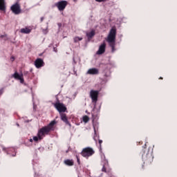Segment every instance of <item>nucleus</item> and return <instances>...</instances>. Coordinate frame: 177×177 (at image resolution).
<instances>
[{
  "mask_svg": "<svg viewBox=\"0 0 177 177\" xmlns=\"http://www.w3.org/2000/svg\"><path fill=\"white\" fill-rule=\"evenodd\" d=\"M13 78H15V80H18L19 81H20L21 84H23V82H24V79L23 78V73L21 74H19V73L15 72L13 75H12Z\"/></svg>",
  "mask_w": 177,
  "mask_h": 177,
  "instance_id": "8",
  "label": "nucleus"
},
{
  "mask_svg": "<svg viewBox=\"0 0 177 177\" xmlns=\"http://www.w3.org/2000/svg\"><path fill=\"white\" fill-rule=\"evenodd\" d=\"M67 5H68V2H67V1H60L55 3V6L59 12H63V10L66 9Z\"/></svg>",
  "mask_w": 177,
  "mask_h": 177,
  "instance_id": "4",
  "label": "nucleus"
},
{
  "mask_svg": "<svg viewBox=\"0 0 177 177\" xmlns=\"http://www.w3.org/2000/svg\"><path fill=\"white\" fill-rule=\"evenodd\" d=\"M44 21V17H41V21Z\"/></svg>",
  "mask_w": 177,
  "mask_h": 177,
  "instance_id": "26",
  "label": "nucleus"
},
{
  "mask_svg": "<svg viewBox=\"0 0 177 177\" xmlns=\"http://www.w3.org/2000/svg\"><path fill=\"white\" fill-rule=\"evenodd\" d=\"M0 95H1V92H0Z\"/></svg>",
  "mask_w": 177,
  "mask_h": 177,
  "instance_id": "29",
  "label": "nucleus"
},
{
  "mask_svg": "<svg viewBox=\"0 0 177 177\" xmlns=\"http://www.w3.org/2000/svg\"><path fill=\"white\" fill-rule=\"evenodd\" d=\"M35 66L37 68H41V67H43L44 66V60L41 58L36 59L35 62Z\"/></svg>",
  "mask_w": 177,
  "mask_h": 177,
  "instance_id": "9",
  "label": "nucleus"
},
{
  "mask_svg": "<svg viewBox=\"0 0 177 177\" xmlns=\"http://www.w3.org/2000/svg\"><path fill=\"white\" fill-rule=\"evenodd\" d=\"M10 9L14 15H20L21 13V8L19 3H15L10 7Z\"/></svg>",
  "mask_w": 177,
  "mask_h": 177,
  "instance_id": "5",
  "label": "nucleus"
},
{
  "mask_svg": "<svg viewBox=\"0 0 177 177\" xmlns=\"http://www.w3.org/2000/svg\"><path fill=\"white\" fill-rule=\"evenodd\" d=\"M95 153V151L91 147H86L84 148L82 151V156L83 157H85L86 158H88V157H91V156H93Z\"/></svg>",
  "mask_w": 177,
  "mask_h": 177,
  "instance_id": "3",
  "label": "nucleus"
},
{
  "mask_svg": "<svg viewBox=\"0 0 177 177\" xmlns=\"http://www.w3.org/2000/svg\"><path fill=\"white\" fill-rule=\"evenodd\" d=\"M64 162H65V164H66V165H70V166H71V165H74V162H73V160H66L64 161Z\"/></svg>",
  "mask_w": 177,
  "mask_h": 177,
  "instance_id": "16",
  "label": "nucleus"
},
{
  "mask_svg": "<svg viewBox=\"0 0 177 177\" xmlns=\"http://www.w3.org/2000/svg\"><path fill=\"white\" fill-rule=\"evenodd\" d=\"M54 52H57V49L56 48H53Z\"/></svg>",
  "mask_w": 177,
  "mask_h": 177,
  "instance_id": "23",
  "label": "nucleus"
},
{
  "mask_svg": "<svg viewBox=\"0 0 177 177\" xmlns=\"http://www.w3.org/2000/svg\"><path fill=\"white\" fill-rule=\"evenodd\" d=\"M77 162H80V158H77Z\"/></svg>",
  "mask_w": 177,
  "mask_h": 177,
  "instance_id": "27",
  "label": "nucleus"
},
{
  "mask_svg": "<svg viewBox=\"0 0 177 177\" xmlns=\"http://www.w3.org/2000/svg\"><path fill=\"white\" fill-rule=\"evenodd\" d=\"M44 34H48V28H46L45 30H43Z\"/></svg>",
  "mask_w": 177,
  "mask_h": 177,
  "instance_id": "19",
  "label": "nucleus"
},
{
  "mask_svg": "<svg viewBox=\"0 0 177 177\" xmlns=\"http://www.w3.org/2000/svg\"><path fill=\"white\" fill-rule=\"evenodd\" d=\"M56 124V121L53 120L47 127H43L41 129L38 133L37 136H33L32 138H30V142H38V140H42V138L45 136V135H48L50 131H53V127Z\"/></svg>",
  "mask_w": 177,
  "mask_h": 177,
  "instance_id": "1",
  "label": "nucleus"
},
{
  "mask_svg": "<svg viewBox=\"0 0 177 177\" xmlns=\"http://www.w3.org/2000/svg\"><path fill=\"white\" fill-rule=\"evenodd\" d=\"M117 34V29H115V27H113L110 32L109 34L108 35V37L106 38V41L111 46L112 49V52H115V35Z\"/></svg>",
  "mask_w": 177,
  "mask_h": 177,
  "instance_id": "2",
  "label": "nucleus"
},
{
  "mask_svg": "<svg viewBox=\"0 0 177 177\" xmlns=\"http://www.w3.org/2000/svg\"><path fill=\"white\" fill-rule=\"evenodd\" d=\"M99 143H100V145H102V143H103V141L101 140H99Z\"/></svg>",
  "mask_w": 177,
  "mask_h": 177,
  "instance_id": "22",
  "label": "nucleus"
},
{
  "mask_svg": "<svg viewBox=\"0 0 177 177\" xmlns=\"http://www.w3.org/2000/svg\"><path fill=\"white\" fill-rule=\"evenodd\" d=\"M86 74H90L91 75H95L96 74H99V70L97 68H90L87 71Z\"/></svg>",
  "mask_w": 177,
  "mask_h": 177,
  "instance_id": "11",
  "label": "nucleus"
},
{
  "mask_svg": "<svg viewBox=\"0 0 177 177\" xmlns=\"http://www.w3.org/2000/svg\"><path fill=\"white\" fill-rule=\"evenodd\" d=\"M88 121H89V117H88L86 115L84 116L83 117V122L86 123V122H88Z\"/></svg>",
  "mask_w": 177,
  "mask_h": 177,
  "instance_id": "18",
  "label": "nucleus"
},
{
  "mask_svg": "<svg viewBox=\"0 0 177 177\" xmlns=\"http://www.w3.org/2000/svg\"><path fill=\"white\" fill-rule=\"evenodd\" d=\"M102 171L104 172H106V165H104L103 168H102Z\"/></svg>",
  "mask_w": 177,
  "mask_h": 177,
  "instance_id": "20",
  "label": "nucleus"
},
{
  "mask_svg": "<svg viewBox=\"0 0 177 177\" xmlns=\"http://www.w3.org/2000/svg\"><path fill=\"white\" fill-rule=\"evenodd\" d=\"M3 151H6V148H3Z\"/></svg>",
  "mask_w": 177,
  "mask_h": 177,
  "instance_id": "25",
  "label": "nucleus"
},
{
  "mask_svg": "<svg viewBox=\"0 0 177 177\" xmlns=\"http://www.w3.org/2000/svg\"><path fill=\"white\" fill-rule=\"evenodd\" d=\"M105 50H106V44H103L100 46L99 50L97 52V55H102V53H104Z\"/></svg>",
  "mask_w": 177,
  "mask_h": 177,
  "instance_id": "10",
  "label": "nucleus"
},
{
  "mask_svg": "<svg viewBox=\"0 0 177 177\" xmlns=\"http://www.w3.org/2000/svg\"><path fill=\"white\" fill-rule=\"evenodd\" d=\"M73 39H74V42H78L80 41H82V37H75Z\"/></svg>",
  "mask_w": 177,
  "mask_h": 177,
  "instance_id": "17",
  "label": "nucleus"
},
{
  "mask_svg": "<svg viewBox=\"0 0 177 177\" xmlns=\"http://www.w3.org/2000/svg\"><path fill=\"white\" fill-rule=\"evenodd\" d=\"M60 115L62 121L65 122L66 125H71L70 122H68V120L67 119V115H66V113H61Z\"/></svg>",
  "mask_w": 177,
  "mask_h": 177,
  "instance_id": "12",
  "label": "nucleus"
},
{
  "mask_svg": "<svg viewBox=\"0 0 177 177\" xmlns=\"http://www.w3.org/2000/svg\"><path fill=\"white\" fill-rule=\"evenodd\" d=\"M160 80H162V77H160Z\"/></svg>",
  "mask_w": 177,
  "mask_h": 177,
  "instance_id": "28",
  "label": "nucleus"
},
{
  "mask_svg": "<svg viewBox=\"0 0 177 177\" xmlns=\"http://www.w3.org/2000/svg\"><path fill=\"white\" fill-rule=\"evenodd\" d=\"M93 35H95V30H91V32L86 33L88 38H92Z\"/></svg>",
  "mask_w": 177,
  "mask_h": 177,
  "instance_id": "15",
  "label": "nucleus"
},
{
  "mask_svg": "<svg viewBox=\"0 0 177 177\" xmlns=\"http://www.w3.org/2000/svg\"><path fill=\"white\" fill-rule=\"evenodd\" d=\"M99 96V91L91 90L90 91V97L92 100L93 103L97 102V97Z\"/></svg>",
  "mask_w": 177,
  "mask_h": 177,
  "instance_id": "6",
  "label": "nucleus"
},
{
  "mask_svg": "<svg viewBox=\"0 0 177 177\" xmlns=\"http://www.w3.org/2000/svg\"><path fill=\"white\" fill-rule=\"evenodd\" d=\"M0 10H1L2 12H5L6 10L5 0H0Z\"/></svg>",
  "mask_w": 177,
  "mask_h": 177,
  "instance_id": "13",
  "label": "nucleus"
},
{
  "mask_svg": "<svg viewBox=\"0 0 177 177\" xmlns=\"http://www.w3.org/2000/svg\"><path fill=\"white\" fill-rule=\"evenodd\" d=\"M21 32H22V34H30L31 32V30L28 28H21Z\"/></svg>",
  "mask_w": 177,
  "mask_h": 177,
  "instance_id": "14",
  "label": "nucleus"
},
{
  "mask_svg": "<svg viewBox=\"0 0 177 177\" xmlns=\"http://www.w3.org/2000/svg\"><path fill=\"white\" fill-rule=\"evenodd\" d=\"M97 2H104V0H95Z\"/></svg>",
  "mask_w": 177,
  "mask_h": 177,
  "instance_id": "21",
  "label": "nucleus"
},
{
  "mask_svg": "<svg viewBox=\"0 0 177 177\" xmlns=\"http://www.w3.org/2000/svg\"><path fill=\"white\" fill-rule=\"evenodd\" d=\"M55 107L57 109V110L59 111V113H64L67 109L64 106V104L60 103V102H57L55 104Z\"/></svg>",
  "mask_w": 177,
  "mask_h": 177,
  "instance_id": "7",
  "label": "nucleus"
},
{
  "mask_svg": "<svg viewBox=\"0 0 177 177\" xmlns=\"http://www.w3.org/2000/svg\"><path fill=\"white\" fill-rule=\"evenodd\" d=\"M93 128H94V132H96V129H95V126H93Z\"/></svg>",
  "mask_w": 177,
  "mask_h": 177,
  "instance_id": "24",
  "label": "nucleus"
}]
</instances>
